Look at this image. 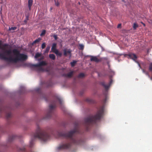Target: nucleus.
<instances>
[{
  "mask_svg": "<svg viewBox=\"0 0 152 152\" xmlns=\"http://www.w3.org/2000/svg\"><path fill=\"white\" fill-rule=\"evenodd\" d=\"M55 53L57 56H59L60 57H61L62 55V53L60 52H59L58 50L54 52Z\"/></svg>",
  "mask_w": 152,
  "mask_h": 152,
  "instance_id": "6ab92c4d",
  "label": "nucleus"
},
{
  "mask_svg": "<svg viewBox=\"0 0 152 152\" xmlns=\"http://www.w3.org/2000/svg\"><path fill=\"white\" fill-rule=\"evenodd\" d=\"M12 117V114L11 113L10 111L7 113H6V117L7 119H9L11 118Z\"/></svg>",
  "mask_w": 152,
  "mask_h": 152,
  "instance_id": "ddd939ff",
  "label": "nucleus"
},
{
  "mask_svg": "<svg viewBox=\"0 0 152 152\" xmlns=\"http://www.w3.org/2000/svg\"><path fill=\"white\" fill-rule=\"evenodd\" d=\"M50 137V134L41 129L38 126L35 133L31 135V140L30 141L29 146L31 148L34 145L35 139L38 138L42 141H46L48 140Z\"/></svg>",
  "mask_w": 152,
  "mask_h": 152,
  "instance_id": "f03ea898",
  "label": "nucleus"
},
{
  "mask_svg": "<svg viewBox=\"0 0 152 152\" xmlns=\"http://www.w3.org/2000/svg\"><path fill=\"white\" fill-rule=\"evenodd\" d=\"M17 28V27H16L15 26L14 27H9V31H11V30H14Z\"/></svg>",
  "mask_w": 152,
  "mask_h": 152,
  "instance_id": "a878e982",
  "label": "nucleus"
},
{
  "mask_svg": "<svg viewBox=\"0 0 152 152\" xmlns=\"http://www.w3.org/2000/svg\"><path fill=\"white\" fill-rule=\"evenodd\" d=\"M81 133L80 129L76 128L73 130L67 132V140L68 138H69L72 144L75 145H81L83 141L82 139L77 136V134Z\"/></svg>",
  "mask_w": 152,
  "mask_h": 152,
  "instance_id": "7ed1b4c3",
  "label": "nucleus"
},
{
  "mask_svg": "<svg viewBox=\"0 0 152 152\" xmlns=\"http://www.w3.org/2000/svg\"><path fill=\"white\" fill-rule=\"evenodd\" d=\"M53 8L52 7H50V11H51V10H52Z\"/></svg>",
  "mask_w": 152,
  "mask_h": 152,
  "instance_id": "37998d69",
  "label": "nucleus"
},
{
  "mask_svg": "<svg viewBox=\"0 0 152 152\" xmlns=\"http://www.w3.org/2000/svg\"><path fill=\"white\" fill-rule=\"evenodd\" d=\"M8 45L7 44H4L2 45L1 41H0V49L2 50V52L0 53H2L3 52H4L6 50H5V48Z\"/></svg>",
  "mask_w": 152,
  "mask_h": 152,
  "instance_id": "9b49d317",
  "label": "nucleus"
},
{
  "mask_svg": "<svg viewBox=\"0 0 152 152\" xmlns=\"http://www.w3.org/2000/svg\"><path fill=\"white\" fill-rule=\"evenodd\" d=\"M86 102L90 103H94V101L92 99L90 98H87L86 99Z\"/></svg>",
  "mask_w": 152,
  "mask_h": 152,
  "instance_id": "aec40b11",
  "label": "nucleus"
},
{
  "mask_svg": "<svg viewBox=\"0 0 152 152\" xmlns=\"http://www.w3.org/2000/svg\"><path fill=\"white\" fill-rule=\"evenodd\" d=\"M142 24L144 25V26H145V25L144 23H143Z\"/></svg>",
  "mask_w": 152,
  "mask_h": 152,
  "instance_id": "a18cd8bd",
  "label": "nucleus"
},
{
  "mask_svg": "<svg viewBox=\"0 0 152 152\" xmlns=\"http://www.w3.org/2000/svg\"><path fill=\"white\" fill-rule=\"evenodd\" d=\"M107 99V97H105V99L104 100V101H103V102H104V103H105L106 101V100Z\"/></svg>",
  "mask_w": 152,
  "mask_h": 152,
  "instance_id": "58836bf2",
  "label": "nucleus"
},
{
  "mask_svg": "<svg viewBox=\"0 0 152 152\" xmlns=\"http://www.w3.org/2000/svg\"><path fill=\"white\" fill-rule=\"evenodd\" d=\"M45 32H46V31L45 30H43L40 34V35L41 36L44 35L45 34Z\"/></svg>",
  "mask_w": 152,
  "mask_h": 152,
  "instance_id": "473e14b6",
  "label": "nucleus"
},
{
  "mask_svg": "<svg viewBox=\"0 0 152 152\" xmlns=\"http://www.w3.org/2000/svg\"><path fill=\"white\" fill-rule=\"evenodd\" d=\"M111 74H112V75L110 76V81L108 85L106 84L104 82H102L101 83V84L105 88L106 91H107L108 90L110 85L112 83L113 80L111 79V78L114 75V72L113 71H111Z\"/></svg>",
  "mask_w": 152,
  "mask_h": 152,
  "instance_id": "6e6552de",
  "label": "nucleus"
},
{
  "mask_svg": "<svg viewBox=\"0 0 152 152\" xmlns=\"http://www.w3.org/2000/svg\"><path fill=\"white\" fill-rule=\"evenodd\" d=\"M27 58L26 55L20 53L17 49H13L12 52L9 50H6L2 53H0V58L11 63L23 61L26 60Z\"/></svg>",
  "mask_w": 152,
  "mask_h": 152,
  "instance_id": "f257e3e1",
  "label": "nucleus"
},
{
  "mask_svg": "<svg viewBox=\"0 0 152 152\" xmlns=\"http://www.w3.org/2000/svg\"><path fill=\"white\" fill-rule=\"evenodd\" d=\"M78 3H79V4H80V2H79Z\"/></svg>",
  "mask_w": 152,
  "mask_h": 152,
  "instance_id": "09e8293b",
  "label": "nucleus"
},
{
  "mask_svg": "<svg viewBox=\"0 0 152 152\" xmlns=\"http://www.w3.org/2000/svg\"><path fill=\"white\" fill-rule=\"evenodd\" d=\"M121 24H119L117 26V28H119L121 27Z\"/></svg>",
  "mask_w": 152,
  "mask_h": 152,
  "instance_id": "4c0bfd02",
  "label": "nucleus"
},
{
  "mask_svg": "<svg viewBox=\"0 0 152 152\" xmlns=\"http://www.w3.org/2000/svg\"><path fill=\"white\" fill-rule=\"evenodd\" d=\"M63 76H64L65 77H66V74L65 73L63 75Z\"/></svg>",
  "mask_w": 152,
  "mask_h": 152,
  "instance_id": "ea45409f",
  "label": "nucleus"
},
{
  "mask_svg": "<svg viewBox=\"0 0 152 152\" xmlns=\"http://www.w3.org/2000/svg\"><path fill=\"white\" fill-rule=\"evenodd\" d=\"M91 58L90 59V60L91 61H94L98 63L101 61H102L101 59L98 58L96 56H91Z\"/></svg>",
  "mask_w": 152,
  "mask_h": 152,
  "instance_id": "9d476101",
  "label": "nucleus"
},
{
  "mask_svg": "<svg viewBox=\"0 0 152 152\" xmlns=\"http://www.w3.org/2000/svg\"><path fill=\"white\" fill-rule=\"evenodd\" d=\"M80 47V50H83V49L84 48V46L82 44H80L79 45Z\"/></svg>",
  "mask_w": 152,
  "mask_h": 152,
  "instance_id": "7c9ffc66",
  "label": "nucleus"
},
{
  "mask_svg": "<svg viewBox=\"0 0 152 152\" xmlns=\"http://www.w3.org/2000/svg\"><path fill=\"white\" fill-rule=\"evenodd\" d=\"M141 23L142 24V23H143L142 22H141Z\"/></svg>",
  "mask_w": 152,
  "mask_h": 152,
  "instance_id": "8fccbe9b",
  "label": "nucleus"
},
{
  "mask_svg": "<svg viewBox=\"0 0 152 152\" xmlns=\"http://www.w3.org/2000/svg\"><path fill=\"white\" fill-rule=\"evenodd\" d=\"M19 151L21 152H34L32 151H28L26 150V148H20Z\"/></svg>",
  "mask_w": 152,
  "mask_h": 152,
  "instance_id": "a211bd4d",
  "label": "nucleus"
},
{
  "mask_svg": "<svg viewBox=\"0 0 152 152\" xmlns=\"http://www.w3.org/2000/svg\"><path fill=\"white\" fill-rule=\"evenodd\" d=\"M54 1L55 2V5L56 6H58L59 5V3L57 0H54Z\"/></svg>",
  "mask_w": 152,
  "mask_h": 152,
  "instance_id": "c85d7f7f",
  "label": "nucleus"
},
{
  "mask_svg": "<svg viewBox=\"0 0 152 152\" xmlns=\"http://www.w3.org/2000/svg\"><path fill=\"white\" fill-rule=\"evenodd\" d=\"M40 90V89L39 88H38L37 89L36 91H39Z\"/></svg>",
  "mask_w": 152,
  "mask_h": 152,
  "instance_id": "79ce46f5",
  "label": "nucleus"
},
{
  "mask_svg": "<svg viewBox=\"0 0 152 152\" xmlns=\"http://www.w3.org/2000/svg\"><path fill=\"white\" fill-rule=\"evenodd\" d=\"M52 86V83L49 82L48 84L47 85L48 87H49Z\"/></svg>",
  "mask_w": 152,
  "mask_h": 152,
  "instance_id": "c9c22d12",
  "label": "nucleus"
},
{
  "mask_svg": "<svg viewBox=\"0 0 152 152\" xmlns=\"http://www.w3.org/2000/svg\"><path fill=\"white\" fill-rule=\"evenodd\" d=\"M73 74V72H70L69 73H67V77H70Z\"/></svg>",
  "mask_w": 152,
  "mask_h": 152,
  "instance_id": "c756f323",
  "label": "nucleus"
},
{
  "mask_svg": "<svg viewBox=\"0 0 152 152\" xmlns=\"http://www.w3.org/2000/svg\"><path fill=\"white\" fill-rule=\"evenodd\" d=\"M0 152H4V151H0Z\"/></svg>",
  "mask_w": 152,
  "mask_h": 152,
  "instance_id": "3c124183",
  "label": "nucleus"
},
{
  "mask_svg": "<svg viewBox=\"0 0 152 152\" xmlns=\"http://www.w3.org/2000/svg\"><path fill=\"white\" fill-rule=\"evenodd\" d=\"M53 37L55 40H57L58 38L57 35H54L53 36Z\"/></svg>",
  "mask_w": 152,
  "mask_h": 152,
  "instance_id": "e433bc0d",
  "label": "nucleus"
},
{
  "mask_svg": "<svg viewBox=\"0 0 152 152\" xmlns=\"http://www.w3.org/2000/svg\"><path fill=\"white\" fill-rule=\"evenodd\" d=\"M40 40H41V39L40 38H38L37 39H36L35 40H34L33 42V43H32V45H34V44L36 43L39 42V41H40Z\"/></svg>",
  "mask_w": 152,
  "mask_h": 152,
  "instance_id": "4be33fe9",
  "label": "nucleus"
},
{
  "mask_svg": "<svg viewBox=\"0 0 152 152\" xmlns=\"http://www.w3.org/2000/svg\"><path fill=\"white\" fill-rule=\"evenodd\" d=\"M129 56V58H130L132 59L138 63V62H137L136 61L137 57L135 54L133 53H130L129 54H125V56Z\"/></svg>",
  "mask_w": 152,
  "mask_h": 152,
  "instance_id": "1a4fd4ad",
  "label": "nucleus"
},
{
  "mask_svg": "<svg viewBox=\"0 0 152 152\" xmlns=\"http://www.w3.org/2000/svg\"><path fill=\"white\" fill-rule=\"evenodd\" d=\"M56 44L55 43H54L53 44L51 48V50L53 53L55 51H56V50H58L56 48Z\"/></svg>",
  "mask_w": 152,
  "mask_h": 152,
  "instance_id": "f8f14e48",
  "label": "nucleus"
},
{
  "mask_svg": "<svg viewBox=\"0 0 152 152\" xmlns=\"http://www.w3.org/2000/svg\"><path fill=\"white\" fill-rule=\"evenodd\" d=\"M49 57L50 59L53 60H54L56 58V56L55 55L52 54H50L49 55Z\"/></svg>",
  "mask_w": 152,
  "mask_h": 152,
  "instance_id": "412c9836",
  "label": "nucleus"
},
{
  "mask_svg": "<svg viewBox=\"0 0 152 152\" xmlns=\"http://www.w3.org/2000/svg\"><path fill=\"white\" fill-rule=\"evenodd\" d=\"M47 65L45 62L42 61L39 62V64H34L30 63L27 64V66L31 69L37 70L38 71H43V68L41 67V66Z\"/></svg>",
  "mask_w": 152,
  "mask_h": 152,
  "instance_id": "0eeeda50",
  "label": "nucleus"
},
{
  "mask_svg": "<svg viewBox=\"0 0 152 152\" xmlns=\"http://www.w3.org/2000/svg\"><path fill=\"white\" fill-rule=\"evenodd\" d=\"M46 46V44L45 42L43 43L42 45L41 46V48L42 49H44Z\"/></svg>",
  "mask_w": 152,
  "mask_h": 152,
  "instance_id": "2f4dec72",
  "label": "nucleus"
},
{
  "mask_svg": "<svg viewBox=\"0 0 152 152\" xmlns=\"http://www.w3.org/2000/svg\"><path fill=\"white\" fill-rule=\"evenodd\" d=\"M33 1L32 0H28V7L29 10L31 9V7L33 4Z\"/></svg>",
  "mask_w": 152,
  "mask_h": 152,
  "instance_id": "dca6fc26",
  "label": "nucleus"
},
{
  "mask_svg": "<svg viewBox=\"0 0 152 152\" xmlns=\"http://www.w3.org/2000/svg\"><path fill=\"white\" fill-rule=\"evenodd\" d=\"M149 70L151 71H152V63H150L149 64Z\"/></svg>",
  "mask_w": 152,
  "mask_h": 152,
  "instance_id": "72a5a7b5",
  "label": "nucleus"
},
{
  "mask_svg": "<svg viewBox=\"0 0 152 152\" xmlns=\"http://www.w3.org/2000/svg\"><path fill=\"white\" fill-rule=\"evenodd\" d=\"M104 108L102 107L94 115H90L85 119V125L86 130L88 131L90 125L96 123L97 120H99L104 113Z\"/></svg>",
  "mask_w": 152,
  "mask_h": 152,
  "instance_id": "20e7f679",
  "label": "nucleus"
},
{
  "mask_svg": "<svg viewBox=\"0 0 152 152\" xmlns=\"http://www.w3.org/2000/svg\"><path fill=\"white\" fill-rule=\"evenodd\" d=\"M9 109L8 108H6V109H5V108L1 104H0V112H1L3 111H5V110H9Z\"/></svg>",
  "mask_w": 152,
  "mask_h": 152,
  "instance_id": "f3484780",
  "label": "nucleus"
},
{
  "mask_svg": "<svg viewBox=\"0 0 152 152\" xmlns=\"http://www.w3.org/2000/svg\"><path fill=\"white\" fill-rule=\"evenodd\" d=\"M85 76V75L83 73H80L78 76V77L81 78L84 77Z\"/></svg>",
  "mask_w": 152,
  "mask_h": 152,
  "instance_id": "b1692460",
  "label": "nucleus"
},
{
  "mask_svg": "<svg viewBox=\"0 0 152 152\" xmlns=\"http://www.w3.org/2000/svg\"><path fill=\"white\" fill-rule=\"evenodd\" d=\"M64 130H65V128H66V127H65V126H64Z\"/></svg>",
  "mask_w": 152,
  "mask_h": 152,
  "instance_id": "de8ad7c7",
  "label": "nucleus"
},
{
  "mask_svg": "<svg viewBox=\"0 0 152 152\" xmlns=\"http://www.w3.org/2000/svg\"><path fill=\"white\" fill-rule=\"evenodd\" d=\"M54 136L57 138H63L65 140V142H64L61 143L56 148V151L58 152L60 151L66 149V132L64 131L63 130H61L60 132H57V136L55 135H54Z\"/></svg>",
  "mask_w": 152,
  "mask_h": 152,
  "instance_id": "39448f33",
  "label": "nucleus"
},
{
  "mask_svg": "<svg viewBox=\"0 0 152 152\" xmlns=\"http://www.w3.org/2000/svg\"><path fill=\"white\" fill-rule=\"evenodd\" d=\"M71 52L72 50L70 49L67 50V58H68L69 59L70 58L72 55V54L71 53Z\"/></svg>",
  "mask_w": 152,
  "mask_h": 152,
  "instance_id": "2eb2a0df",
  "label": "nucleus"
},
{
  "mask_svg": "<svg viewBox=\"0 0 152 152\" xmlns=\"http://www.w3.org/2000/svg\"><path fill=\"white\" fill-rule=\"evenodd\" d=\"M16 136L15 135H13L10 136L8 139V141L9 142H11L13 140L16 138Z\"/></svg>",
  "mask_w": 152,
  "mask_h": 152,
  "instance_id": "4468645a",
  "label": "nucleus"
},
{
  "mask_svg": "<svg viewBox=\"0 0 152 152\" xmlns=\"http://www.w3.org/2000/svg\"><path fill=\"white\" fill-rule=\"evenodd\" d=\"M64 55L65 56H66V49H65L64 50Z\"/></svg>",
  "mask_w": 152,
  "mask_h": 152,
  "instance_id": "f704fd0d",
  "label": "nucleus"
},
{
  "mask_svg": "<svg viewBox=\"0 0 152 152\" xmlns=\"http://www.w3.org/2000/svg\"><path fill=\"white\" fill-rule=\"evenodd\" d=\"M41 56V54H40V53H37L35 54V56H34V58H37L38 57H40Z\"/></svg>",
  "mask_w": 152,
  "mask_h": 152,
  "instance_id": "bb28decb",
  "label": "nucleus"
},
{
  "mask_svg": "<svg viewBox=\"0 0 152 152\" xmlns=\"http://www.w3.org/2000/svg\"><path fill=\"white\" fill-rule=\"evenodd\" d=\"M50 46H48L46 49V50H45V53H47L48 52L49 50H50Z\"/></svg>",
  "mask_w": 152,
  "mask_h": 152,
  "instance_id": "cd10ccee",
  "label": "nucleus"
},
{
  "mask_svg": "<svg viewBox=\"0 0 152 152\" xmlns=\"http://www.w3.org/2000/svg\"><path fill=\"white\" fill-rule=\"evenodd\" d=\"M77 62V61L75 60H73L72 62H70V64L72 67L74 66Z\"/></svg>",
  "mask_w": 152,
  "mask_h": 152,
  "instance_id": "5701e85b",
  "label": "nucleus"
},
{
  "mask_svg": "<svg viewBox=\"0 0 152 152\" xmlns=\"http://www.w3.org/2000/svg\"><path fill=\"white\" fill-rule=\"evenodd\" d=\"M142 24L144 25V26H145V25L144 23H143Z\"/></svg>",
  "mask_w": 152,
  "mask_h": 152,
  "instance_id": "c03bdc74",
  "label": "nucleus"
},
{
  "mask_svg": "<svg viewBox=\"0 0 152 152\" xmlns=\"http://www.w3.org/2000/svg\"><path fill=\"white\" fill-rule=\"evenodd\" d=\"M138 27V25L136 23H134L133 26V28L134 30H135Z\"/></svg>",
  "mask_w": 152,
  "mask_h": 152,
  "instance_id": "393cba45",
  "label": "nucleus"
},
{
  "mask_svg": "<svg viewBox=\"0 0 152 152\" xmlns=\"http://www.w3.org/2000/svg\"><path fill=\"white\" fill-rule=\"evenodd\" d=\"M69 144L68 143H67V149L69 147Z\"/></svg>",
  "mask_w": 152,
  "mask_h": 152,
  "instance_id": "a19ab883",
  "label": "nucleus"
},
{
  "mask_svg": "<svg viewBox=\"0 0 152 152\" xmlns=\"http://www.w3.org/2000/svg\"><path fill=\"white\" fill-rule=\"evenodd\" d=\"M53 132H51V134H53Z\"/></svg>",
  "mask_w": 152,
  "mask_h": 152,
  "instance_id": "49530a36",
  "label": "nucleus"
},
{
  "mask_svg": "<svg viewBox=\"0 0 152 152\" xmlns=\"http://www.w3.org/2000/svg\"><path fill=\"white\" fill-rule=\"evenodd\" d=\"M57 102H58L61 105H62L63 104V101L60 98L57 97L55 100L53 101L52 104L49 106V111L47 114L45 118L48 119L50 118L53 114V110L56 107Z\"/></svg>",
  "mask_w": 152,
  "mask_h": 152,
  "instance_id": "423d86ee",
  "label": "nucleus"
}]
</instances>
